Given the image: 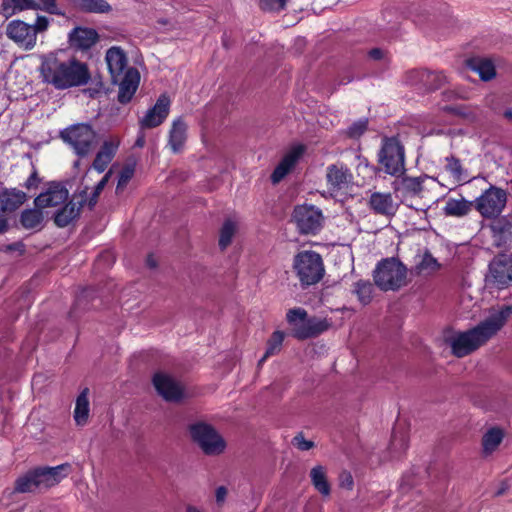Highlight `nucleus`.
I'll return each mask as SVG.
<instances>
[{
	"mask_svg": "<svg viewBox=\"0 0 512 512\" xmlns=\"http://www.w3.org/2000/svg\"><path fill=\"white\" fill-rule=\"evenodd\" d=\"M512 316V306L502 305L490 311L489 315L476 326L454 334L449 339L453 355L465 357L494 338Z\"/></svg>",
	"mask_w": 512,
	"mask_h": 512,
	"instance_id": "f257e3e1",
	"label": "nucleus"
},
{
	"mask_svg": "<svg viewBox=\"0 0 512 512\" xmlns=\"http://www.w3.org/2000/svg\"><path fill=\"white\" fill-rule=\"evenodd\" d=\"M39 71L44 82L60 90L86 85L91 78L86 63L75 57L62 59L52 52L41 56Z\"/></svg>",
	"mask_w": 512,
	"mask_h": 512,
	"instance_id": "f03ea898",
	"label": "nucleus"
},
{
	"mask_svg": "<svg viewBox=\"0 0 512 512\" xmlns=\"http://www.w3.org/2000/svg\"><path fill=\"white\" fill-rule=\"evenodd\" d=\"M286 320L291 326L292 336L298 340L316 338L331 327L327 318L309 317L301 307L289 309Z\"/></svg>",
	"mask_w": 512,
	"mask_h": 512,
	"instance_id": "7ed1b4c3",
	"label": "nucleus"
},
{
	"mask_svg": "<svg viewBox=\"0 0 512 512\" xmlns=\"http://www.w3.org/2000/svg\"><path fill=\"white\" fill-rule=\"evenodd\" d=\"M373 279L380 290L397 291L407 284V268L397 258H386L376 265Z\"/></svg>",
	"mask_w": 512,
	"mask_h": 512,
	"instance_id": "20e7f679",
	"label": "nucleus"
},
{
	"mask_svg": "<svg viewBox=\"0 0 512 512\" xmlns=\"http://www.w3.org/2000/svg\"><path fill=\"white\" fill-rule=\"evenodd\" d=\"M293 269L302 286L318 283L324 275L321 256L314 251H302L295 255Z\"/></svg>",
	"mask_w": 512,
	"mask_h": 512,
	"instance_id": "39448f33",
	"label": "nucleus"
},
{
	"mask_svg": "<svg viewBox=\"0 0 512 512\" xmlns=\"http://www.w3.org/2000/svg\"><path fill=\"white\" fill-rule=\"evenodd\" d=\"M378 160L384 172L394 177H401L405 171V150L396 137H385L382 141Z\"/></svg>",
	"mask_w": 512,
	"mask_h": 512,
	"instance_id": "423d86ee",
	"label": "nucleus"
},
{
	"mask_svg": "<svg viewBox=\"0 0 512 512\" xmlns=\"http://www.w3.org/2000/svg\"><path fill=\"white\" fill-rule=\"evenodd\" d=\"M189 431L193 441L205 454L218 455L224 451L226 443L211 425L197 422L190 425Z\"/></svg>",
	"mask_w": 512,
	"mask_h": 512,
	"instance_id": "0eeeda50",
	"label": "nucleus"
},
{
	"mask_svg": "<svg viewBox=\"0 0 512 512\" xmlns=\"http://www.w3.org/2000/svg\"><path fill=\"white\" fill-rule=\"evenodd\" d=\"M292 221L300 234L316 235L323 227L322 211L314 205H297L292 213Z\"/></svg>",
	"mask_w": 512,
	"mask_h": 512,
	"instance_id": "6e6552de",
	"label": "nucleus"
},
{
	"mask_svg": "<svg viewBox=\"0 0 512 512\" xmlns=\"http://www.w3.org/2000/svg\"><path fill=\"white\" fill-rule=\"evenodd\" d=\"M507 193L496 186H490L474 201L475 209L484 218H495L504 210Z\"/></svg>",
	"mask_w": 512,
	"mask_h": 512,
	"instance_id": "1a4fd4ad",
	"label": "nucleus"
},
{
	"mask_svg": "<svg viewBox=\"0 0 512 512\" xmlns=\"http://www.w3.org/2000/svg\"><path fill=\"white\" fill-rule=\"evenodd\" d=\"M60 138L79 157H85L99 144L95 130H60Z\"/></svg>",
	"mask_w": 512,
	"mask_h": 512,
	"instance_id": "9d476101",
	"label": "nucleus"
},
{
	"mask_svg": "<svg viewBox=\"0 0 512 512\" xmlns=\"http://www.w3.org/2000/svg\"><path fill=\"white\" fill-rule=\"evenodd\" d=\"M353 174L343 163L331 164L326 169L327 189L331 196L345 193L353 184Z\"/></svg>",
	"mask_w": 512,
	"mask_h": 512,
	"instance_id": "9b49d317",
	"label": "nucleus"
},
{
	"mask_svg": "<svg viewBox=\"0 0 512 512\" xmlns=\"http://www.w3.org/2000/svg\"><path fill=\"white\" fill-rule=\"evenodd\" d=\"M488 283L499 289L512 285V257L507 254L495 256L489 264V273L486 276Z\"/></svg>",
	"mask_w": 512,
	"mask_h": 512,
	"instance_id": "f8f14e48",
	"label": "nucleus"
},
{
	"mask_svg": "<svg viewBox=\"0 0 512 512\" xmlns=\"http://www.w3.org/2000/svg\"><path fill=\"white\" fill-rule=\"evenodd\" d=\"M406 82L419 90L435 91L446 82V76L443 72L413 69L406 73Z\"/></svg>",
	"mask_w": 512,
	"mask_h": 512,
	"instance_id": "ddd939ff",
	"label": "nucleus"
},
{
	"mask_svg": "<svg viewBox=\"0 0 512 512\" xmlns=\"http://www.w3.org/2000/svg\"><path fill=\"white\" fill-rule=\"evenodd\" d=\"M6 35L24 50H32L37 42L32 26L19 19L12 20L6 25Z\"/></svg>",
	"mask_w": 512,
	"mask_h": 512,
	"instance_id": "4468645a",
	"label": "nucleus"
},
{
	"mask_svg": "<svg viewBox=\"0 0 512 512\" xmlns=\"http://www.w3.org/2000/svg\"><path fill=\"white\" fill-rule=\"evenodd\" d=\"M153 384L166 401L176 402L183 397V387L169 374L158 372L153 377Z\"/></svg>",
	"mask_w": 512,
	"mask_h": 512,
	"instance_id": "2eb2a0df",
	"label": "nucleus"
},
{
	"mask_svg": "<svg viewBox=\"0 0 512 512\" xmlns=\"http://www.w3.org/2000/svg\"><path fill=\"white\" fill-rule=\"evenodd\" d=\"M428 180L427 176L420 177H402L395 183V190L400 193L402 202L409 207H413L411 200L419 197L424 191V182Z\"/></svg>",
	"mask_w": 512,
	"mask_h": 512,
	"instance_id": "dca6fc26",
	"label": "nucleus"
},
{
	"mask_svg": "<svg viewBox=\"0 0 512 512\" xmlns=\"http://www.w3.org/2000/svg\"><path fill=\"white\" fill-rule=\"evenodd\" d=\"M69 471V464H61L56 467H41L33 470L38 490L57 485L62 479L68 476Z\"/></svg>",
	"mask_w": 512,
	"mask_h": 512,
	"instance_id": "f3484780",
	"label": "nucleus"
},
{
	"mask_svg": "<svg viewBox=\"0 0 512 512\" xmlns=\"http://www.w3.org/2000/svg\"><path fill=\"white\" fill-rule=\"evenodd\" d=\"M305 152V146L302 144H295L290 147L284 155L280 163L275 167L271 181L273 184L279 183L284 177L294 168L298 160Z\"/></svg>",
	"mask_w": 512,
	"mask_h": 512,
	"instance_id": "a211bd4d",
	"label": "nucleus"
},
{
	"mask_svg": "<svg viewBox=\"0 0 512 512\" xmlns=\"http://www.w3.org/2000/svg\"><path fill=\"white\" fill-rule=\"evenodd\" d=\"M69 192L65 186L59 183H51L46 191L39 194L34 204L37 208H51L65 203L68 199Z\"/></svg>",
	"mask_w": 512,
	"mask_h": 512,
	"instance_id": "6ab92c4d",
	"label": "nucleus"
},
{
	"mask_svg": "<svg viewBox=\"0 0 512 512\" xmlns=\"http://www.w3.org/2000/svg\"><path fill=\"white\" fill-rule=\"evenodd\" d=\"M170 98L161 94L153 107H151L141 121L142 128H155L160 126L170 111Z\"/></svg>",
	"mask_w": 512,
	"mask_h": 512,
	"instance_id": "aec40b11",
	"label": "nucleus"
},
{
	"mask_svg": "<svg viewBox=\"0 0 512 512\" xmlns=\"http://www.w3.org/2000/svg\"><path fill=\"white\" fill-rule=\"evenodd\" d=\"M105 60L111 76V82L113 84L118 83L128 69V60L125 52L120 47L113 46L107 50Z\"/></svg>",
	"mask_w": 512,
	"mask_h": 512,
	"instance_id": "412c9836",
	"label": "nucleus"
},
{
	"mask_svg": "<svg viewBox=\"0 0 512 512\" xmlns=\"http://www.w3.org/2000/svg\"><path fill=\"white\" fill-rule=\"evenodd\" d=\"M368 206L375 214L385 217L394 216L398 210V203L389 192H372Z\"/></svg>",
	"mask_w": 512,
	"mask_h": 512,
	"instance_id": "4be33fe9",
	"label": "nucleus"
},
{
	"mask_svg": "<svg viewBox=\"0 0 512 512\" xmlns=\"http://www.w3.org/2000/svg\"><path fill=\"white\" fill-rule=\"evenodd\" d=\"M99 40L97 31L93 28L76 27L69 33V43L71 47L87 51Z\"/></svg>",
	"mask_w": 512,
	"mask_h": 512,
	"instance_id": "5701e85b",
	"label": "nucleus"
},
{
	"mask_svg": "<svg viewBox=\"0 0 512 512\" xmlns=\"http://www.w3.org/2000/svg\"><path fill=\"white\" fill-rule=\"evenodd\" d=\"M85 202L83 195L73 197L54 215V223L58 227H66L80 215L81 208Z\"/></svg>",
	"mask_w": 512,
	"mask_h": 512,
	"instance_id": "b1692460",
	"label": "nucleus"
},
{
	"mask_svg": "<svg viewBox=\"0 0 512 512\" xmlns=\"http://www.w3.org/2000/svg\"><path fill=\"white\" fill-rule=\"evenodd\" d=\"M139 79V72L135 68L127 69L125 74L122 75L117 83L119 84L118 101L121 104H127L131 101L138 88Z\"/></svg>",
	"mask_w": 512,
	"mask_h": 512,
	"instance_id": "393cba45",
	"label": "nucleus"
},
{
	"mask_svg": "<svg viewBox=\"0 0 512 512\" xmlns=\"http://www.w3.org/2000/svg\"><path fill=\"white\" fill-rule=\"evenodd\" d=\"M119 144L120 140L118 139V137L115 136H111L103 141V144L93 161V168L96 171H98L99 173L105 171L109 163L114 158L118 150Z\"/></svg>",
	"mask_w": 512,
	"mask_h": 512,
	"instance_id": "a878e982",
	"label": "nucleus"
},
{
	"mask_svg": "<svg viewBox=\"0 0 512 512\" xmlns=\"http://www.w3.org/2000/svg\"><path fill=\"white\" fill-rule=\"evenodd\" d=\"M27 199L26 193L18 189L0 190V217L5 212H13L18 209Z\"/></svg>",
	"mask_w": 512,
	"mask_h": 512,
	"instance_id": "bb28decb",
	"label": "nucleus"
},
{
	"mask_svg": "<svg viewBox=\"0 0 512 512\" xmlns=\"http://www.w3.org/2000/svg\"><path fill=\"white\" fill-rule=\"evenodd\" d=\"M310 479L314 488L322 495L329 496L331 486L327 479V469L322 465H316L310 470Z\"/></svg>",
	"mask_w": 512,
	"mask_h": 512,
	"instance_id": "cd10ccee",
	"label": "nucleus"
},
{
	"mask_svg": "<svg viewBox=\"0 0 512 512\" xmlns=\"http://www.w3.org/2000/svg\"><path fill=\"white\" fill-rule=\"evenodd\" d=\"M44 214L42 208H30L22 211L20 223L27 230H40L43 227Z\"/></svg>",
	"mask_w": 512,
	"mask_h": 512,
	"instance_id": "c85d7f7f",
	"label": "nucleus"
},
{
	"mask_svg": "<svg viewBox=\"0 0 512 512\" xmlns=\"http://www.w3.org/2000/svg\"><path fill=\"white\" fill-rule=\"evenodd\" d=\"M467 63L473 71L479 74L483 81H490L496 75L494 63L489 59L472 58Z\"/></svg>",
	"mask_w": 512,
	"mask_h": 512,
	"instance_id": "c756f323",
	"label": "nucleus"
},
{
	"mask_svg": "<svg viewBox=\"0 0 512 512\" xmlns=\"http://www.w3.org/2000/svg\"><path fill=\"white\" fill-rule=\"evenodd\" d=\"M504 431L499 427L489 428L482 438V448L485 455L493 453L501 444Z\"/></svg>",
	"mask_w": 512,
	"mask_h": 512,
	"instance_id": "7c9ffc66",
	"label": "nucleus"
},
{
	"mask_svg": "<svg viewBox=\"0 0 512 512\" xmlns=\"http://www.w3.org/2000/svg\"><path fill=\"white\" fill-rule=\"evenodd\" d=\"M472 205V202H469L464 198H449L445 203L443 211L447 216L463 217L471 211Z\"/></svg>",
	"mask_w": 512,
	"mask_h": 512,
	"instance_id": "2f4dec72",
	"label": "nucleus"
},
{
	"mask_svg": "<svg viewBox=\"0 0 512 512\" xmlns=\"http://www.w3.org/2000/svg\"><path fill=\"white\" fill-rule=\"evenodd\" d=\"M89 411L88 389H85L76 400L74 419L77 425L83 426L87 423Z\"/></svg>",
	"mask_w": 512,
	"mask_h": 512,
	"instance_id": "473e14b6",
	"label": "nucleus"
},
{
	"mask_svg": "<svg viewBox=\"0 0 512 512\" xmlns=\"http://www.w3.org/2000/svg\"><path fill=\"white\" fill-rule=\"evenodd\" d=\"M374 286L368 280H358L353 284L352 293L357 296L358 301L366 306L373 298Z\"/></svg>",
	"mask_w": 512,
	"mask_h": 512,
	"instance_id": "72a5a7b5",
	"label": "nucleus"
},
{
	"mask_svg": "<svg viewBox=\"0 0 512 512\" xmlns=\"http://www.w3.org/2000/svg\"><path fill=\"white\" fill-rule=\"evenodd\" d=\"M75 6L87 13H107L111 6L106 0H74Z\"/></svg>",
	"mask_w": 512,
	"mask_h": 512,
	"instance_id": "f704fd0d",
	"label": "nucleus"
},
{
	"mask_svg": "<svg viewBox=\"0 0 512 512\" xmlns=\"http://www.w3.org/2000/svg\"><path fill=\"white\" fill-rule=\"evenodd\" d=\"M440 268L438 261L430 254L425 253L420 262L415 266V271L418 275H430Z\"/></svg>",
	"mask_w": 512,
	"mask_h": 512,
	"instance_id": "c9c22d12",
	"label": "nucleus"
},
{
	"mask_svg": "<svg viewBox=\"0 0 512 512\" xmlns=\"http://www.w3.org/2000/svg\"><path fill=\"white\" fill-rule=\"evenodd\" d=\"M236 231V222L228 219L223 223L219 235V247L221 250H225L231 244Z\"/></svg>",
	"mask_w": 512,
	"mask_h": 512,
	"instance_id": "e433bc0d",
	"label": "nucleus"
},
{
	"mask_svg": "<svg viewBox=\"0 0 512 512\" xmlns=\"http://www.w3.org/2000/svg\"><path fill=\"white\" fill-rule=\"evenodd\" d=\"M445 161L446 171L450 173L456 182L465 181L467 179L468 176L465 174V170L458 158L450 156L446 157Z\"/></svg>",
	"mask_w": 512,
	"mask_h": 512,
	"instance_id": "4c0bfd02",
	"label": "nucleus"
},
{
	"mask_svg": "<svg viewBox=\"0 0 512 512\" xmlns=\"http://www.w3.org/2000/svg\"><path fill=\"white\" fill-rule=\"evenodd\" d=\"M15 490L19 493L35 492L38 490L37 481L33 470L17 479Z\"/></svg>",
	"mask_w": 512,
	"mask_h": 512,
	"instance_id": "58836bf2",
	"label": "nucleus"
},
{
	"mask_svg": "<svg viewBox=\"0 0 512 512\" xmlns=\"http://www.w3.org/2000/svg\"><path fill=\"white\" fill-rule=\"evenodd\" d=\"M284 337L285 335L282 331H275L272 334L267 342L266 356H272L280 352Z\"/></svg>",
	"mask_w": 512,
	"mask_h": 512,
	"instance_id": "ea45409f",
	"label": "nucleus"
},
{
	"mask_svg": "<svg viewBox=\"0 0 512 512\" xmlns=\"http://www.w3.org/2000/svg\"><path fill=\"white\" fill-rule=\"evenodd\" d=\"M186 141L185 130H170L169 146L173 152H179Z\"/></svg>",
	"mask_w": 512,
	"mask_h": 512,
	"instance_id": "a19ab883",
	"label": "nucleus"
},
{
	"mask_svg": "<svg viewBox=\"0 0 512 512\" xmlns=\"http://www.w3.org/2000/svg\"><path fill=\"white\" fill-rule=\"evenodd\" d=\"M287 0H259L260 8L264 11H280L284 9Z\"/></svg>",
	"mask_w": 512,
	"mask_h": 512,
	"instance_id": "79ce46f5",
	"label": "nucleus"
},
{
	"mask_svg": "<svg viewBox=\"0 0 512 512\" xmlns=\"http://www.w3.org/2000/svg\"><path fill=\"white\" fill-rule=\"evenodd\" d=\"M292 443L301 451H308L314 447V442L306 440L302 433H298L292 440Z\"/></svg>",
	"mask_w": 512,
	"mask_h": 512,
	"instance_id": "37998d69",
	"label": "nucleus"
},
{
	"mask_svg": "<svg viewBox=\"0 0 512 512\" xmlns=\"http://www.w3.org/2000/svg\"><path fill=\"white\" fill-rule=\"evenodd\" d=\"M134 175V166L128 165L120 172L117 189L125 187Z\"/></svg>",
	"mask_w": 512,
	"mask_h": 512,
	"instance_id": "c03bdc74",
	"label": "nucleus"
},
{
	"mask_svg": "<svg viewBox=\"0 0 512 512\" xmlns=\"http://www.w3.org/2000/svg\"><path fill=\"white\" fill-rule=\"evenodd\" d=\"M108 178H109V174H106L102 178V180L97 183V185L95 187V190L93 192V195H92V197L88 201V206H89L90 209L93 208L94 205L96 204L97 198H98L99 194L101 193V191L104 189L105 185L108 182Z\"/></svg>",
	"mask_w": 512,
	"mask_h": 512,
	"instance_id": "a18cd8bd",
	"label": "nucleus"
},
{
	"mask_svg": "<svg viewBox=\"0 0 512 512\" xmlns=\"http://www.w3.org/2000/svg\"><path fill=\"white\" fill-rule=\"evenodd\" d=\"M50 21L48 17L39 15L36 18V21L32 26L33 30L35 31V36L37 37L38 33L45 32L49 27Z\"/></svg>",
	"mask_w": 512,
	"mask_h": 512,
	"instance_id": "49530a36",
	"label": "nucleus"
},
{
	"mask_svg": "<svg viewBox=\"0 0 512 512\" xmlns=\"http://www.w3.org/2000/svg\"><path fill=\"white\" fill-rule=\"evenodd\" d=\"M487 103L492 105L493 98L487 99ZM492 109L499 115H502L504 119L507 120L508 123L512 124V105L503 109H498L497 107L491 106Z\"/></svg>",
	"mask_w": 512,
	"mask_h": 512,
	"instance_id": "de8ad7c7",
	"label": "nucleus"
},
{
	"mask_svg": "<svg viewBox=\"0 0 512 512\" xmlns=\"http://www.w3.org/2000/svg\"><path fill=\"white\" fill-rule=\"evenodd\" d=\"M442 110L453 115L466 116V108L462 105H445Z\"/></svg>",
	"mask_w": 512,
	"mask_h": 512,
	"instance_id": "09e8293b",
	"label": "nucleus"
},
{
	"mask_svg": "<svg viewBox=\"0 0 512 512\" xmlns=\"http://www.w3.org/2000/svg\"><path fill=\"white\" fill-rule=\"evenodd\" d=\"M41 2L46 12L54 15H63V13L57 9L56 0H41Z\"/></svg>",
	"mask_w": 512,
	"mask_h": 512,
	"instance_id": "8fccbe9b",
	"label": "nucleus"
},
{
	"mask_svg": "<svg viewBox=\"0 0 512 512\" xmlns=\"http://www.w3.org/2000/svg\"><path fill=\"white\" fill-rule=\"evenodd\" d=\"M353 478L349 472H343L340 475V486L347 489H352L353 487Z\"/></svg>",
	"mask_w": 512,
	"mask_h": 512,
	"instance_id": "3c124183",
	"label": "nucleus"
},
{
	"mask_svg": "<svg viewBox=\"0 0 512 512\" xmlns=\"http://www.w3.org/2000/svg\"><path fill=\"white\" fill-rule=\"evenodd\" d=\"M228 495V490L225 486H219L215 491V500L218 505H222Z\"/></svg>",
	"mask_w": 512,
	"mask_h": 512,
	"instance_id": "603ef678",
	"label": "nucleus"
},
{
	"mask_svg": "<svg viewBox=\"0 0 512 512\" xmlns=\"http://www.w3.org/2000/svg\"><path fill=\"white\" fill-rule=\"evenodd\" d=\"M39 183V178H38V175H37V172L34 171L29 177L28 179L26 180L25 182V187L27 189H31V188H35L37 187Z\"/></svg>",
	"mask_w": 512,
	"mask_h": 512,
	"instance_id": "864d4df0",
	"label": "nucleus"
},
{
	"mask_svg": "<svg viewBox=\"0 0 512 512\" xmlns=\"http://www.w3.org/2000/svg\"><path fill=\"white\" fill-rule=\"evenodd\" d=\"M368 56L373 60H381L384 57V51L381 48H372L368 52Z\"/></svg>",
	"mask_w": 512,
	"mask_h": 512,
	"instance_id": "5fc2aeb1",
	"label": "nucleus"
},
{
	"mask_svg": "<svg viewBox=\"0 0 512 512\" xmlns=\"http://www.w3.org/2000/svg\"><path fill=\"white\" fill-rule=\"evenodd\" d=\"M15 7L20 9H28L33 7V0H11Z\"/></svg>",
	"mask_w": 512,
	"mask_h": 512,
	"instance_id": "6e6d98bb",
	"label": "nucleus"
},
{
	"mask_svg": "<svg viewBox=\"0 0 512 512\" xmlns=\"http://www.w3.org/2000/svg\"><path fill=\"white\" fill-rule=\"evenodd\" d=\"M368 118L364 117L354 122L349 128H367Z\"/></svg>",
	"mask_w": 512,
	"mask_h": 512,
	"instance_id": "4d7b16f0",
	"label": "nucleus"
},
{
	"mask_svg": "<svg viewBox=\"0 0 512 512\" xmlns=\"http://www.w3.org/2000/svg\"><path fill=\"white\" fill-rule=\"evenodd\" d=\"M187 124L184 121L183 117H178L173 120L171 128H186Z\"/></svg>",
	"mask_w": 512,
	"mask_h": 512,
	"instance_id": "13d9d810",
	"label": "nucleus"
},
{
	"mask_svg": "<svg viewBox=\"0 0 512 512\" xmlns=\"http://www.w3.org/2000/svg\"><path fill=\"white\" fill-rule=\"evenodd\" d=\"M8 230V221L5 217H0V234L5 233Z\"/></svg>",
	"mask_w": 512,
	"mask_h": 512,
	"instance_id": "bf43d9fd",
	"label": "nucleus"
},
{
	"mask_svg": "<svg viewBox=\"0 0 512 512\" xmlns=\"http://www.w3.org/2000/svg\"><path fill=\"white\" fill-rule=\"evenodd\" d=\"M67 128H92L90 124L87 123H79V124H71Z\"/></svg>",
	"mask_w": 512,
	"mask_h": 512,
	"instance_id": "052dcab7",
	"label": "nucleus"
},
{
	"mask_svg": "<svg viewBox=\"0 0 512 512\" xmlns=\"http://www.w3.org/2000/svg\"><path fill=\"white\" fill-rule=\"evenodd\" d=\"M352 80H353V78L350 77V76H343V77L340 78L339 84L340 85H346V84L350 83Z\"/></svg>",
	"mask_w": 512,
	"mask_h": 512,
	"instance_id": "680f3d73",
	"label": "nucleus"
},
{
	"mask_svg": "<svg viewBox=\"0 0 512 512\" xmlns=\"http://www.w3.org/2000/svg\"><path fill=\"white\" fill-rule=\"evenodd\" d=\"M185 510H186V512H202L201 509H199L198 507H196L194 505H187Z\"/></svg>",
	"mask_w": 512,
	"mask_h": 512,
	"instance_id": "e2e57ef3",
	"label": "nucleus"
},
{
	"mask_svg": "<svg viewBox=\"0 0 512 512\" xmlns=\"http://www.w3.org/2000/svg\"><path fill=\"white\" fill-rule=\"evenodd\" d=\"M144 142H145V141H144V136H143V135H140V136L137 138V140H136V142H135V145H136V146H138V147H143Z\"/></svg>",
	"mask_w": 512,
	"mask_h": 512,
	"instance_id": "0e129e2a",
	"label": "nucleus"
},
{
	"mask_svg": "<svg viewBox=\"0 0 512 512\" xmlns=\"http://www.w3.org/2000/svg\"><path fill=\"white\" fill-rule=\"evenodd\" d=\"M147 264H148L151 268L156 267V262H155V260L153 259V257H152V256H149V257L147 258Z\"/></svg>",
	"mask_w": 512,
	"mask_h": 512,
	"instance_id": "69168bd1",
	"label": "nucleus"
},
{
	"mask_svg": "<svg viewBox=\"0 0 512 512\" xmlns=\"http://www.w3.org/2000/svg\"><path fill=\"white\" fill-rule=\"evenodd\" d=\"M270 356H266V353L263 355V357L259 360L258 362V366H261L266 360L267 358H269Z\"/></svg>",
	"mask_w": 512,
	"mask_h": 512,
	"instance_id": "338daca9",
	"label": "nucleus"
}]
</instances>
